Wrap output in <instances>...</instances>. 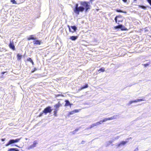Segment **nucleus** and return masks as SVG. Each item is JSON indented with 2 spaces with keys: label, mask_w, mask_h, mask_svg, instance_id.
<instances>
[{
  "label": "nucleus",
  "mask_w": 151,
  "mask_h": 151,
  "mask_svg": "<svg viewBox=\"0 0 151 151\" xmlns=\"http://www.w3.org/2000/svg\"><path fill=\"white\" fill-rule=\"evenodd\" d=\"M80 4L81 6H78V4H76L75 8L73 9V11L77 15L79 14L80 12H83L85 10V12H86L88 10L91 9V6L88 2L82 1L80 2Z\"/></svg>",
  "instance_id": "nucleus-1"
},
{
  "label": "nucleus",
  "mask_w": 151,
  "mask_h": 151,
  "mask_svg": "<svg viewBox=\"0 0 151 151\" xmlns=\"http://www.w3.org/2000/svg\"><path fill=\"white\" fill-rule=\"evenodd\" d=\"M20 138H17V139H12L10 140L8 143L6 144L5 145L6 146H7L9 145L10 144H12L14 143H16L19 142L20 140Z\"/></svg>",
  "instance_id": "nucleus-2"
},
{
  "label": "nucleus",
  "mask_w": 151,
  "mask_h": 151,
  "mask_svg": "<svg viewBox=\"0 0 151 151\" xmlns=\"http://www.w3.org/2000/svg\"><path fill=\"white\" fill-rule=\"evenodd\" d=\"M52 110L50 106H48L45 108L43 111V113L45 114H46L47 113H50Z\"/></svg>",
  "instance_id": "nucleus-3"
},
{
  "label": "nucleus",
  "mask_w": 151,
  "mask_h": 151,
  "mask_svg": "<svg viewBox=\"0 0 151 151\" xmlns=\"http://www.w3.org/2000/svg\"><path fill=\"white\" fill-rule=\"evenodd\" d=\"M131 137H130L128 138H127L126 139L127 140L125 141H122L121 142H120L118 144L117 146V147H120L122 146H124V145L128 142V141L127 140H129V139H131Z\"/></svg>",
  "instance_id": "nucleus-4"
},
{
  "label": "nucleus",
  "mask_w": 151,
  "mask_h": 151,
  "mask_svg": "<svg viewBox=\"0 0 151 151\" xmlns=\"http://www.w3.org/2000/svg\"><path fill=\"white\" fill-rule=\"evenodd\" d=\"M69 28V31L70 32H74L76 31L77 29V27L75 26H71L70 27L69 25H68Z\"/></svg>",
  "instance_id": "nucleus-5"
},
{
  "label": "nucleus",
  "mask_w": 151,
  "mask_h": 151,
  "mask_svg": "<svg viewBox=\"0 0 151 151\" xmlns=\"http://www.w3.org/2000/svg\"><path fill=\"white\" fill-rule=\"evenodd\" d=\"M119 118V115H115L109 118H106L107 121L109 120H112L114 119H118Z\"/></svg>",
  "instance_id": "nucleus-6"
},
{
  "label": "nucleus",
  "mask_w": 151,
  "mask_h": 151,
  "mask_svg": "<svg viewBox=\"0 0 151 151\" xmlns=\"http://www.w3.org/2000/svg\"><path fill=\"white\" fill-rule=\"evenodd\" d=\"M9 47L12 49L13 50H15V46L14 44V42L13 40H10V43L9 45Z\"/></svg>",
  "instance_id": "nucleus-7"
},
{
  "label": "nucleus",
  "mask_w": 151,
  "mask_h": 151,
  "mask_svg": "<svg viewBox=\"0 0 151 151\" xmlns=\"http://www.w3.org/2000/svg\"><path fill=\"white\" fill-rule=\"evenodd\" d=\"M61 106V104L59 102L55 104L54 106V107L55 108L54 110L58 111L59 110V107Z\"/></svg>",
  "instance_id": "nucleus-8"
},
{
  "label": "nucleus",
  "mask_w": 151,
  "mask_h": 151,
  "mask_svg": "<svg viewBox=\"0 0 151 151\" xmlns=\"http://www.w3.org/2000/svg\"><path fill=\"white\" fill-rule=\"evenodd\" d=\"M37 144V142L36 141H35L33 142V144L28 147V149L29 150L36 147Z\"/></svg>",
  "instance_id": "nucleus-9"
},
{
  "label": "nucleus",
  "mask_w": 151,
  "mask_h": 151,
  "mask_svg": "<svg viewBox=\"0 0 151 151\" xmlns=\"http://www.w3.org/2000/svg\"><path fill=\"white\" fill-rule=\"evenodd\" d=\"M115 28H120L122 30H126L127 29L126 28H125V27L122 24H120L118 26H116L115 27Z\"/></svg>",
  "instance_id": "nucleus-10"
},
{
  "label": "nucleus",
  "mask_w": 151,
  "mask_h": 151,
  "mask_svg": "<svg viewBox=\"0 0 151 151\" xmlns=\"http://www.w3.org/2000/svg\"><path fill=\"white\" fill-rule=\"evenodd\" d=\"M34 44L40 45L41 43H42V42L41 40H36L33 41Z\"/></svg>",
  "instance_id": "nucleus-11"
},
{
  "label": "nucleus",
  "mask_w": 151,
  "mask_h": 151,
  "mask_svg": "<svg viewBox=\"0 0 151 151\" xmlns=\"http://www.w3.org/2000/svg\"><path fill=\"white\" fill-rule=\"evenodd\" d=\"M37 38L35 37L34 35H30L27 38L28 40H36Z\"/></svg>",
  "instance_id": "nucleus-12"
},
{
  "label": "nucleus",
  "mask_w": 151,
  "mask_h": 151,
  "mask_svg": "<svg viewBox=\"0 0 151 151\" xmlns=\"http://www.w3.org/2000/svg\"><path fill=\"white\" fill-rule=\"evenodd\" d=\"M78 38L77 36H72L70 37V39L72 40L75 41Z\"/></svg>",
  "instance_id": "nucleus-13"
},
{
  "label": "nucleus",
  "mask_w": 151,
  "mask_h": 151,
  "mask_svg": "<svg viewBox=\"0 0 151 151\" xmlns=\"http://www.w3.org/2000/svg\"><path fill=\"white\" fill-rule=\"evenodd\" d=\"M144 99H137L135 100L132 101L133 103H136L140 101H144Z\"/></svg>",
  "instance_id": "nucleus-14"
},
{
  "label": "nucleus",
  "mask_w": 151,
  "mask_h": 151,
  "mask_svg": "<svg viewBox=\"0 0 151 151\" xmlns=\"http://www.w3.org/2000/svg\"><path fill=\"white\" fill-rule=\"evenodd\" d=\"M107 121V118H104L103 120H101L99 122H98L97 123H99V125L100 124H101L102 123L105 122L106 121Z\"/></svg>",
  "instance_id": "nucleus-15"
},
{
  "label": "nucleus",
  "mask_w": 151,
  "mask_h": 151,
  "mask_svg": "<svg viewBox=\"0 0 151 151\" xmlns=\"http://www.w3.org/2000/svg\"><path fill=\"white\" fill-rule=\"evenodd\" d=\"M65 106H67L71 105L68 100H66L65 101Z\"/></svg>",
  "instance_id": "nucleus-16"
},
{
  "label": "nucleus",
  "mask_w": 151,
  "mask_h": 151,
  "mask_svg": "<svg viewBox=\"0 0 151 151\" xmlns=\"http://www.w3.org/2000/svg\"><path fill=\"white\" fill-rule=\"evenodd\" d=\"M8 151H19L17 148H11L8 150Z\"/></svg>",
  "instance_id": "nucleus-17"
},
{
  "label": "nucleus",
  "mask_w": 151,
  "mask_h": 151,
  "mask_svg": "<svg viewBox=\"0 0 151 151\" xmlns=\"http://www.w3.org/2000/svg\"><path fill=\"white\" fill-rule=\"evenodd\" d=\"M78 110H75L73 111L70 112L69 114V115L78 112Z\"/></svg>",
  "instance_id": "nucleus-18"
},
{
  "label": "nucleus",
  "mask_w": 151,
  "mask_h": 151,
  "mask_svg": "<svg viewBox=\"0 0 151 151\" xmlns=\"http://www.w3.org/2000/svg\"><path fill=\"white\" fill-rule=\"evenodd\" d=\"M17 59L19 60L21 58L22 55H20L19 54H17Z\"/></svg>",
  "instance_id": "nucleus-19"
},
{
  "label": "nucleus",
  "mask_w": 151,
  "mask_h": 151,
  "mask_svg": "<svg viewBox=\"0 0 151 151\" xmlns=\"http://www.w3.org/2000/svg\"><path fill=\"white\" fill-rule=\"evenodd\" d=\"M120 137V136H117L115 137H114L113 139V141H114L116 140H117V139H119V138Z\"/></svg>",
  "instance_id": "nucleus-20"
},
{
  "label": "nucleus",
  "mask_w": 151,
  "mask_h": 151,
  "mask_svg": "<svg viewBox=\"0 0 151 151\" xmlns=\"http://www.w3.org/2000/svg\"><path fill=\"white\" fill-rule=\"evenodd\" d=\"M98 125H99V123H97V122H96V123H93L91 124V125L92 126V127H93L95 126H97Z\"/></svg>",
  "instance_id": "nucleus-21"
},
{
  "label": "nucleus",
  "mask_w": 151,
  "mask_h": 151,
  "mask_svg": "<svg viewBox=\"0 0 151 151\" xmlns=\"http://www.w3.org/2000/svg\"><path fill=\"white\" fill-rule=\"evenodd\" d=\"M121 17V16H116L114 19V20L116 23H117V19L118 18H120Z\"/></svg>",
  "instance_id": "nucleus-22"
},
{
  "label": "nucleus",
  "mask_w": 151,
  "mask_h": 151,
  "mask_svg": "<svg viewBox=\"0 0 151 151\" xmlns=\"http://www.w3.org/2000/svg\"><path fill=\"white\" fill-rule=\"evenodd\" d=\"M116 11L118 12H121L124 13H126L127 12L126 11H122L120 9H117L116 10Z\"/></svg>",
  "instance_id": "nucleus-23"
},
{
  "label": "nucleus",
  "mask_w": 151,
  "mask_h": 151,
  "mask_svg": "<svg viewBox=\"0 0 151 151\" xmlns=\"http://www.w3.org/2000/svg\"><path fill=\"white\" fill-rule=\"evenodd\" d=\"M88 87V85L87 84H86V85L83 86H82L81 87V89H83L86 88H87Z\"/></svg>",
  "instance_id": "nucleus-24"
},
{
  "label": "nucleus",
  "mask_w": 151,
  "mask_h": 151,
  "mask_svg": "<svg viewBox=\"0 0 151 151\" xmlns=\"http://www.w3.org/2000/svg\"><path fill=\"white\" fill-rule=\"evenodd\" d=\"M99 71H100L101 72H104L105 71V69L104 68H100Z\"/></svg>",
  "instance_id": "nucleus-25"
},
{
  "label": "nucleus",
  "mask_w": 151,
  "mask_h": 151,
  "mask_svg": "<svg viewBox=\"0 0 151 151\" xmlns=\"http://www.w3.org/2000/svg\"><path fill=\"white\" fill-rule=\"evenodd\" d=\"M110 145V143L108 141H107L106 142V147L108 146L109 145Z\"/></svg>",
  "instance_id": "nucleus-26"
},
{
  "label": "nucleus",
  "mask_w": 151,
  "mask_h": 151,
  "mask_svg": "<svg viewBox=\"0 0 151 151\" xmlns=\"http://www.w3.org/2000/svg\"><path fill=\"white\" fill-rule=\"evenodd\" d=\"M139 6L144 9H145L146 8V7L144 6L140 5H139Z\"/></svg>",
  "instance_id": "nucleus-27"
},
{
  "label": "nucleus",
  "mask_w": 151,
  "mask_h": 151,
  "mask_svg": "<svg viewBox=\"0 0 151 151\" xmlns=\"http://www.w3.org/2000/svg\"><path fill=\"white\" fill-rule=\"evenodd\" d=\"M57 111H54V116H57Z\"/></svg>",
  "instance_id": "nucleus-28"
},
{
  "label": "nucleus",
  "mask_w": 151,
  "mask_h": 151,
  "mask_svg": "<svg viewBox=\"0 0 151 151\" xmlns=\"http://www.w3.org/2000/svg\"><path fill=\"white\" fill-rule=\"evenodd\" d=\"M11 2H12L13 4H17V2L15 0H11Z\"/></svg>",
  "instance_id": "nucleus-29"
},
{
  "label": "nucleus",
  "mask_w": 151,
  "mask_h": 151,
  "mask_svg": "<svg viewBox=\"0 0 151 151\" xmlns=\"http://www.w3.org/2000/svg\"><path fill=\"white\" fill-rule=\"evenodd\" d=\"M27 60L28 61H29L30 62H31L32 61V60L31 58H28L27 59Z\"/></svg>",
  "instance_id": "nucleus-30"
},
{
  "label": "nucleus",
  "mask_w": 151,
  "mask_h": 151,
  "mask_svg": "<svg viewBox=\"0 0 151 151\" xmlns=\"http://www.w3.org/2000/svg\"><path fill=\"white\" fill-rule=\"evenodd\" d=\"M93 127H92V126L91 125L90 126H89L86 129H91Z\"/></svg>",
  "instance_id": "nucleus-31"
},
{
  "label": "nucleus",
  "mask_w": 151,
  "mask_h": 151,
  "mask_svg": "<svg viewBox=\"0 0 151 151\" xmlns=\"http://www.w3.org/2000/svg\"><path fill=\"white\" fill-rule=\"evenodd\" d=\"M147 1L151 6V0H147Z\"/></svg>",
  "instance_id": "nucleus-32"
},
{
  "label": "nucleus",
  "mask_w": 151,
  "mask_h": 151,
  "mask_svg": "<svg viewBox=\"0 0 151 151\" xmlns=\"http://www.w3.org/2000/svg\"><path fill=\"white\" fill-rule=\"evenodd\" d=\"M132 103H133L132 101H130L129 102V103H128V105H130L131 104H132Z\"/></svg>",
  "instance_id": "nucleus-33"
},
{
  "label": "nucleus",
  "mask_w": 151,
  "mask_h": 151,
  "mask_svg": "<svg viewBox=\"0 0 151 151\" xmlns=\"http://www.w3.org/2000/svg\"><path fill=\"white\" fill-rule=\"evenodd\" d=\"M43 113H43V112H42V113H40V114L39 115V117H40V116H42V115L43 114Z\"/></svg>",
  "instance_id": "nucleus-34"
},
{
  "label": "nucleus",
  "mask_w": 151,
  "mask_h": 151,
  "mask_svg": "<svg viewBox=\"0 0 151 151\" xmlns=\"http://www.w3.org/2000/svg\"><path fill=\"white\" fill-rule=\"evenodd\" d=\"M63 96V95H61L60 94H59L56 95V97H58V96Z\"/></svg>",
  "instance_id": "nucleus-35"
},
{
  "label": "nucleus",
  "mask_w": 151,
  "mask_h": 151,
  "mask_svg": "<svg viewBox=\"0 0 151 151\" xmlns=\"http://www.w3.org/2000/svg\"><path fill=\"white\" fill-rule=\"evenodd\" d=\"M109 141V142L111 144L114 141H113V140L112 139V141Z\"/></svg>",
  "instance_id": "nucleus-36"
},
{
  "label": "nucleus",
  "mask_w": 151,
  "mask_h": 151,
  "mask_svg": "<svg viewBox=\"0 0 151 151\" xmlns=\"http://www.w3.org/2000/svg\"><path fill=\"white\" fill-rule=\"evenodd\" d=\"M149 65V64H144V65L145 67H147V66L148 65Z\"/></svg>",
  "instance_id": "nucleus-37"
},
{
  "label": "nucleus",
  "mask_w": 151,
  "mask_h": 151,
  "mask_svg": "<svg viewBox=\"0 0 151 151\" xmlns=\"http://www.w3.org/2000/svg\"><path fill=\"white\" fill-rule=\"evenodd\" d=\"M85 142L84 141H82L81 142V143L82 144H84L85 143Z\"/></svg>",
  "instance_id": "nucleus-38"
},
{
  "label": "nucleus",
  "mask_w": 151,
  "mask_h": 151,
  "mask_svg": "<svg viewBox=\"0 0 151 151\" xmlns=\"http://www.w3.org/2000/svg\"><path fill=\"white\" fill-rule=\"evenodd\" d=\"M76 132H75L74 130V131H73V132H72L73 134H75V133H76Z\"/></svg>",
  "instance_id": "nucleus-39"
},
{
  "label": "nucleus",
  "mask_w": 151,
  "mask_h": 151,
  "mask_svg": "<svg viewBox=\"0 0 151 151\" xmlns=\"http://www.w3.org/2000/svg\"><path fill=\"white\" fill-rule=\"evenodd\" d=\"M5 138H4V139L3 138V139H1V140L2 141H4L5 140Z\"/></svg>",
  "instance_id": "nucleus-40"
},
{
  "label": "nucleus",
  "mask_w": 151,
  "mask_h": 151,
  "mask_svg": "<svg viewBox=\"0 0 151 151\" xmlns=\"http://www.w3.org/2000/svg\"><path fill=\"white\" fill-rule=\"evenodd\" d=\"M122 0V1H123L124 2H125V3L126 2H127V0Z\"/></svg>",
  "instance_id": "nucleus-41"
},
{
  "label": "nucleus",
  "mask_w": 151,
  "mask_h": 151,
  "mask_svg": "<svg viewBox=\"0 0 151 151\" xmlns=\"http://www.w3.org/2000/svg\"><path fill=\"white\" fill-rule=\"evenodd\" d=\"M138 150V148H137L134 151H137Z\"/></svg>",
  "instance_id": "nucleus-42"
},
{
  "label": "nucleus",
  "mask_w": 151,
  "mask_h": 151,
  "mask_svg": "<svg viewBox=\"0 0 151 151\" xmlns=\"http://www.w3.org/2000/svg\"><path fill=\"white\" fill-rule=\"evenodd\" d=\"M78 129H75L74 130V131H75V132H77V131L78 130Z\"/></svg>",
  "instance_id": "nucleus-43"
},
{
  "label": "nucleus",
  "mask_w": 151,
  "mask_h": 151,
  "mask_svg": "<svg viewBox=\"0 0 151 151\" xmlns=\"http://www.w3.org/2000/svg\"><path fill=\"white\" fill-rule=\"evenodd\" d=\"M6 72H2V74H4V73H6Z\"/></svg>",
  "instance_id": "nucleus-44"
},
{
  "label": "nucleus",
  "mask_w": 151,
  "mask_h": 151,
  "mask_svg": "<svg viewBox=\"0 0 151 151\" xmlns=\"http://www.w3.org/2000/svg\"><path fill=\"white\" fill-rule=\"evenodd\" d=\"M31 63H32V65H33L34 64V62L32 60V61L31 62Z\"/></svg>",
  "instance_id": "nucleus-45"
},
{
  "label": "nucleus",
  "mask_w": 151,
  "mask_h": 151,
  "mask_svg": "<svg viewBox=\"0 0 151 151\" xmlns=\"http://www.w3.org/2000/svg\"><path fill=\"white\" fill-rule=\"evenodd\" d=\"M118 21L119 22L122 21V20H118Z\"/></svg>",
  "instance_id": "nucleus-46"
},
{
  "label": "nucleus",
  "mask_w": 151,
  "mask_h": 151,
  "mask_svg": "<svg viewBox=\"0 0 151 151\" xmlns=\"http://www.w3.org/2000/svg\"><path fill=\"white\" fill-rule=\"evenodd\" d=\"M134 1H136L137 0H134Z\"/></svg>",
  "instance_id": "nucleus-47"
},
{
  "label": "nucleus",
  "mask_w": 151,
  "mask_h": 151,
  "mask_svg": "<svg viewBox=\"0 0 151 151\" xmlns=\"http://www.w3.org/2000/svg\"><path fill=\"white\" fill-rule=\"evenodd\" d=\"M10 124V125H12V124Z\"/></svg>",
  "instance_id": "nucleus-48"
}]
</instances>
